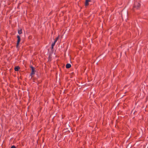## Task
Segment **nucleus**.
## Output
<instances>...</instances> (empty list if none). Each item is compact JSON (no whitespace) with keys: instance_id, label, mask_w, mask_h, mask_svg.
<instances>
[{"instance_id":"1","label":"nucleus","mask_w":148,"mask_h":148,"mask_svg":"<svg viewBox=\"0 0 148 148\" xmlns=\"http://www.w3.org/2000/svg\"><path fill=\"white\" fill-rule=\"evenodd\" d=\"M17 38H18V40H17V45H16L17 47H18L19 45V43L21 40V38H20V36H17Z\"/></svg>"},{"instance_id":"2","label":"nucleus","mask_w":148,"mask_h":148,"mask_svg":"<svg viewBox=\"0 0 148 148\" xmlns=\"http://www.w3.org/2000/svg\"><path fill=\"white\" fill-rule=\"evenodd\" d=\"M140 6V3L137 2H136L135 3L134 7L135 8H136L137 9H138V8Z\"/></svg>"},{"instance_id":"3","label":"nucleus","mask_w":148,"mask_h":148,"mask_svg":"<svg viewBox=\"0 0 148 148\" xmlns=\"http://www.w3.org/2000/svg\"><path fill=\"white\" fill-rule=\"evenodd\" d=\"M32 68V73L31 74V75H34L35 73L34 68L33 67H31Z\"/></svg>"},{"instance_id":"4","label":"nucleus","mask_w":148,"mask_h":148,"mask_svg":"<svg viewBox=\"0 0 148 148\" xmlns=\"http://www.w3.org/2000/svg\"><path fill=\"white\" fill-rule=\"evenodd\" d=\"M91 0H86L85 5L86 6H87L88 5V3Z\"/></svg>"},{"instance_id":"5","label":"nucleus","mask_w":148,"mask_h":148,"mask_svg":"<svg viewBox=\"0 0 148 148\" xmlns=\"http://www.w3.org/2000/svg\"><path fill=\"white\" fill-rule=\"evenodd\" d=\"M71 66V65L70 64H67L66 65V67L67 68H70Z\"/></svg>"},{"instance_id":"6","label":"nucleus","mask_w":148,"mask_h":148,"mask_svg":"<svg viewBox=\"0 0 148 148\" xmlns=\"http://www.w3.org/2000/svg\"><path fill=\"white\" fill-rule=\"evenodd\" d=\"M22 29H18V33L19 34H20L22 33Z\"/></svg>"},{"instance_id":"7","label":"nucleus","mask_w":148,"mask_h":148,"mask_svg":"<svg viewBox=\"0 0 148 148\" xmlns=\"http://www.w3.org/2000/svg\"><path fill=\"white\" fill-rule=\"evenodd\" d=\"M19 69L18 66H16L15 67L14 69L15 71H18Z\"/></svg>"},{"instance_id":"8","label":"nucleus","mask_w":148,"mask_h":148,"mask_svg":"<svg viewBox=\"0 0 148 148\" xmlns=\"http://www.w3.org/2000/svg\"><path fill=\"white\" fill-rule=\"evenodd\" d=\"M55 43H56V42H53V43H52V44L51 45V48H52V49H53V47L54 46V45H55Z\"/></svg>"},{"instance_id":"9","label":"nucleus","mask_w":148,"mask_h":148,"mask_svg":"<svg viewBox=\"0 0 148 148\" xmlns=\"http://www.w3.org/2000/svg\"><path fill=\"white\" fill-rule=\"evenodd\" d=\"M58 39V37L56 38V40L54 41V42H56L57 41Z\"/></svg>"},{"instance_id":"10","label":"nucleus","mask_w":148,"mask_h":148,"mask_svg":"<svg viewBox=\"0 0 148 148\" xmlns=\"http://www.w3.org/2000/svg\"><path fill=\"white\" fill-rule=\"evenodd\" d=\"M11 148H16V147L15 146L13 145L11 147Z\"/></svg>"}]
</instances>
